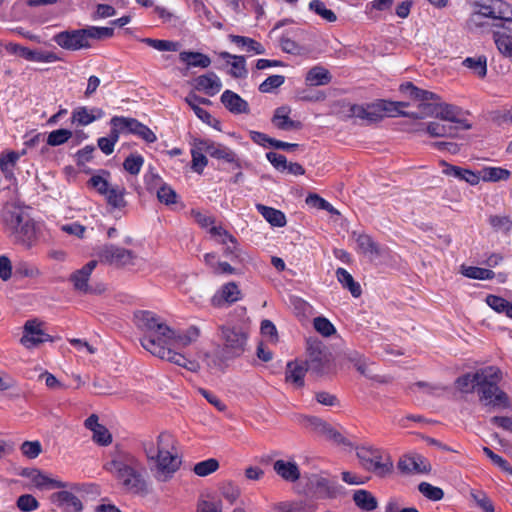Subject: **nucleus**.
Returning <instances> with one entry per match:
<instances>
[{
    "label": "nucleus",
    "instance_id": "f257e3e1",
    "mask_svg": "<svg viewBox=\"0 0 512 512\" xmlns=\"http://www.w3.org/2000/svg\"><path fill=\"white\" fill-rule=\"evenodd\" d=\"M134 323L144 333L140 342L146 351L180 367L191 371L195 370L197 364L179 350L197 340L199 330L196 327L191 326L185 331L177 332L170 328L161 317L145 310L134 313Z\"/></svg>",
    "mask_w": 512,
    "mask_h": 512
},
{
    "label": "nucleus",
    "instance_id": "f03ea898",
    "mask_svg": "<svg viewBox=\"0 0 512 512\" xmlns=\"http://www.w3.org/2000/svg\"><path fill=\"white\" fill-rule=\"evenodd\" d=\"M102 467L125 490L138 493L145 489L142 463L134 455L123 451L119 445H115L111 451L102 454Z\"/></svg>",
    "mask_w": 512,
    "mask_h": 512
},
{
    "label": "nucleus",
    "instance_id": "7ed1b4c3",
    "mask_svg": "<svg viewBox=\"0 0 512 512\" xmlns=\"http://www.w3.org/2000/svg\"><path fill=\"white\" fill-rule=\"evenodd\" d=\"M1 220L5 232L13 242L26 248L34 245L37 238L36 224L28 212V207L7 203L1 211Z\"/></svg>",
    "mask_w": 512,
    "mask_h": 512
},
{
    "label": "nucleus",
    "instance_id": "20e7f679",
    "mask_svg": "<svg viewBox=\"0 0 512 512\" xmlns=\"http://www.w3.org/2000/svg\"><path fill=\"white\" fill-rule=\"evenodd\" d=\"M175 442L172 434L162 432L158 435L156 441L147 440L142 444L147 458L156 461V478L159 481H167L181 464L175 448Z\"/></svg>",
    "mask_w": 512,
    "mask_h": 512
},
{
    "label": "nucleus",
    "instance_id": "39448f33",
    "mask_svg": "<svg viewBox=\"0 0 512 512\" xmlns=\"http://www.w3.org/2000/svg\"><path fill=\"white\" fill-rule=\"evenodd\" d=\"M479 400L486 406H507L508 396L498 384L503 374L497 366H486L476 371Z\"/></svg>",
    "mask_w": 512,
    "mask_h": 512
},
{
    "label": "nucleus",
    "instance_id": "423d86ee",
    "mask_svg": "<svg viewBox=\"0 0 512 512\" xmlns=\"http://www.w3.org/2000/svg\"><path fill=\"white\" fill-rule=\"evenodd\" d=\"M105 176L109 172L101 170L98 173V194L101 195L106 212L115 219H120L125 214L127 201L125 199V187L111 183Z\"/></svg>",
    "mask_w": 512,
    "mask_h": 512
},
{
    "label": "nucleus",
    "instance_id": "0eeeda50",
    "mask_svg": "<svg viewBox=\"0 0 512 512\" xmlns=\"http://www.w3.org/2000/svg\"><path fill=\"white\" fill-rule=\"evenodd\" d=\"M512 15V5L505 0H481L474 3V11L469 18L471 25L481 27L482 18H491L496 22L508 20Z\"/></svg>",
    "mask_w": 512,
    "mask_h": 512
},
{
    "label": "nucleus",
    "instance_id": "6e6552de",
    "mask_svg": "<svg viewBox=\"0 0 512 512\" xmlns=\"http://www.w3.org/2000/svg\"><path fill=\"white\" fill-rule=\"evenodd\" d=\"M357 457L364 469L381 477L389 474L393 468L390 456L373 447H359Z\"/></svg>",
    "mask_w": 512,
    "mask_h": 512
},
{
    "label": "nucleus",
    "instance_id": "1a4fd4ad",
    "mask_svg": "<svg viewBox=\"0 0 512 512\" xmlns=\"http://www.w3.org/2000/svg\"><path fill=\"white\" fill-rule=\"evenodd\" d=\"M247 337V332L241 327L223 326L221 328L223 358L232 359L242 355L245 351Z\"/></svg>",
    "mask_w": 512,
    "mask_h": 512
},
{
    "label": "nucleus",
    "instance_id": "9d476101",
    "mask_svg": "<svg viewBox=\"0 0 512 512\" xmlns=\"http://www.w3.org/2000/svg\"><path fill=\"white\" fill-rule=\"evenodd\" d=\"M307 486L318 499H334L341 492V486L335 478L326 472L312 473L306 476Z\"/></svg>",
    "mask_w": 512,
    "mask_h": 512
},
{
    "label": "nucleus",
    "instance_id": "9b49d317",
    "mask_svg": "<svg viewBox=\"0 0 512 512\" xmlns=\"http://www.w3.org/2000/svg\"><path fill=\"white\" fill-rule=\"evenodd\" d=\"M96 38V27L87 29L60 32L54 37V41L65 49H81L90 45V40Z\"/></svg>",
    "mask_w": 512,
    "mask_h": 512
},
{
    "label": "nucleus",
    "instance_id": "f8f14e48",
    "mask_svg": "<svg viewBox=\"0 0 512 512\" xmlns=\"http://www.w3.org/2000/svg\"><path fill=\"white\" fill-rule=\"evenodd\" d=\"M98 260L116 267H128L135 265L136 256L126 248L106 245L98 253Z\"/></svg>",
    "mask_w": 512,
    "mask_h": 512
},
{
    "label": "nucleus",
    "instance_id": "ddd939ff",
    "mask_svg": "<svg viewBox=\"0 0 512 512\" xmlns=\"http://www.w3.org/2000/svg\"><path fill=\"white\" fill-rule=\"evenodd\" d=\"M110 124L121 128L122 133L128 132L137 135L147 143L157 140L155 133L149 127L134 118L115 116L111 119Z\"/></svg>",
    "mask_w": 512,
    "mask_h": 512
},
{
    "label": "nucleus",
    "instance_id": "4468645a",
    "mask_svg": "<svg viewBox=\"0 0 512 512\" xmlns=\"http://www.w3.org/2000/svg\"><path fill=\"white\" fill-rule=\"evenodd\" d=\"M43 323L37 319L27 320L23 326V335L20 343L27 349H33L38 345L52 341L50 335L42 329Z\"/></svg>",
    "mask_w": 512,
    "mask_h": 512
},
{
    "label": "nucleus",
    "instance_id": "2eb2a0df",
    "mask_svg": "<svg viewBox=\"0 0 512 512\" xmlns=\"http://www.w3.org/2000/svg\"><path fill=\"white\" fill-rule=\"evenodd\" d=\"M436 118L446 122L445 124H451L456 128L457 133L460 130H468L471 128V124L463 117L462 110L455 105L443 102L438 103Z\"/></svg>",
    "mask_w": 512,
    "mask_h": 512
},
{
    "label": "nucleus",
    "instance_id": "dca6fc26",
    "mask_svg": "<svg viewBox=\"0 0 512 512\" xmlns=\"http://www.w3.org/2000/svg\"><path fill=\"white\" fill-rule=\"evenodd\" d=\"M307 350L308 359L304 363L308 369L317 374L324 373L329 363V356L323 350L322 344L317 341L309 342Z\"/></svg>",
    "mask_w": 512,
    "mask_h": 512
},
{
    "label": "nucleus",
    "instance_id": "f3484780",
    "mask_svg": "<svg viewBox=\"0 0 512 512\" xmlns=\"http://www.w3.org/2000/svg\"><path fill=\"white\" fill-rule=\"evenodd\" d=\"M198 144L200 145L199 150H204L205 153L211 157L224 160L228 163H235L238 167L240 166L236 153L225 145L213 142L209 139H198Z\"/></svg>",
    "mask_w": 512,
    "mask_h": 512
},
{
    "label": "nucleus",
    "instance_id": "a211bd4d",
    "mask_svg": "<svg viewBox=\"0 0 512 512\" xmlns=\"http://www.w3.org/2000/svg\"><path fill=\"white\" fill-rule=\"evenodd\" d=\"M378 101L367 105H353L350 108L351 115L365 120L367 123H376L383 119V110Z\"/></svg>",
    "mask_w": 512,
    "mask_h": 512
},
{
    "label": "nucleus",
    "instance_id": "6ab92c4d",
    "mask_svg": "<svg viewBox=\"0 0 512 512\" xmlns=\"http://www.w3.org/2000/svg\"><path fill=\"white\" fill-rule=\"evenodd\" d=\"M307 371H309V369L304 361H290L286 366L285 380L293 384L296 388H301L304 386V377Z\"/></svg>",
    "mask_w": 512,
    "mask_h": 512
},
{
    "label": "nucleus",
    "instance_id": "aec40b11",
    "mask_svg": "<svg viewBox=\"0 0 512 512\" xmlns=\"http://www.w3.org/2000/svg\"><path fill=\"white\" fill-rule=\"evenodd\" d=\"M220 100L225 108L233 114L249 113L248 102L231 90H225Z\"/></svg>",
    "mask_w": 512,
    "mask_h": 512
},
{
    "label": "nucleus",
    "instance_id": "412c9836",
    "mask_svg": "<svg viewBox=\"0 0 512 512\" xmlns=\"http://www.w3.org/2000/svg\"><path fill=\"white\" fill-rule=\"evenodd\" d=\"M274 472L287 482H296L300 479V469L295 461L283 459L276 460L273 463Z\"/></svg>",
    "mask_w": 512,
    "mask_h": 512
},
{
    "label": "nucleus",
    "instance_id": "4be33fe9",
    "mask_svg": "<svg viewBox=\"0 0 512 512\" xmlns=\"http://www.w3.org/2000/svg\"><path fill=\"white\" fill-rule=\"evenodd\" d=\"M417 133H427L431 137H456L458 133L456 128L451 124L440 123L436 121L429 122L427 124H421Z\"/></svg>",
    "mask_w": 512,
    "mask_h": 512
},
{
    "label": "nucleus",
    "instance_id": "5701e85b",
    "mask_svg": "<svg viewBox=\"0 0 512 512\" xmlns=\"http://www.w3.org/2000/svg\"><path fill=\"white\" fill-rule=\"evenodd\" d=\"M398 468L405 474H419L429 471L425 459L420 455L402 457L398 462Z\"/></svg>",
    "mask_w": 512,
    "mask_h": 512
},
{
    "label": "nucleus",
    "instance_id": "b1692460",
    "mask_svg": "<svg viewBox=\"0 0 512 512\" xmlns=\"http://www.w3.org/2000/svg\"><path fill=\"white\" fill-rule=\"evenodd\" d=\"M440 165L443 167L442 173L446 176L463 180L471 185H476L479 183V176L469 169H464L459 166L448 164L444 160L440 161Z\"/></svg>",
    "mask_w": 512,
    "mask_h": 512
},
{
    "label": "nucleus",
    "instance_id": "393cba45",
    "mask_svg": "<svg viewBox=\"0 0 512 512\" xmlns=\"http://www.w3.org/2000/svg\"><path fill=\"white\" fill-rule=\"evenodd\" d=\"M51 500L66 512H80L82 503L78 497L68 491H60L52 494Z\"/></svg>",
    "mask_w": 512,
    "mask_h": 512
},
{
    "label": "nucleus",
    "instance_id": "a878e982",
    "mask_svg": "<svg viewBox=\"0 0 512 512\" xmlns=\"http://www.w3.org/2000/svg\"><path fill=\"white\" fill-rule=\"evenodd\" d=\"M241 298V291L234 282L225 284L221 290L213 297L212 302L215 306L232 304Z\"/></svg>",
    "mask_w": 512,
    "mask_h": 512
},
{
    "label": "nucleus",
    "instance_id": "bb28decb",
    "mask_svg": "<svg viewBox=\"0 0 512 512\" xmlns=\"http://www.w3.org/2000/svg\"><path fill=\"white\" fill-rule=\"evenodd\" d=\"M96 267V260L89 261L81 269L75 271L70 280L72 281L74 288L80 292L86 293L89 290L88 281L94 268Z\"/></svg>",
    "mask_w": 512,
    "mask_h": 512
},
{
    "label": "nucleus",
    "instance_id": "cd10ccee",
    "mask_svg": "<svg viewBox=\"0 0 512 512\" xmlns=\"http://www.w3.org/2000/svg\"><path fill=\"white\" fill-rule=\"evenodd\" d=\"M196 88L205 91L209 96H214L221 90L222 83L220 78L215 73L211 72L197 77Z\"/></svg>",
    "mask_w": 512,
    "mask_h": 512
},
{
    "label": "nucleus",
    "instance_id": "c85d7f7f",
    "mask_svg": "<svg viewBox=\"0 0 512 512\" xmlns=\"http://www.w3.org/2000/svg\"><path fill=\"white\" fill-rule=\"evenodd\" d=\"M332 76L330 72L323 66L312 67L305 76V81L311 86L327 85L331 82Z\"/></svg>",
    "mask_w": 512,
    "mask_h": 512
},
{
    "label": "nucleus",
    "instance_id": "c756f323",
    "mask_svg": "<svg viewBox=\"0 0 512 512\" xmlns=\"http://www.w3.org/2000/svg\"><path fill=\"white\" fill-rule=\"evenodd\" d=\"M220 57L226 59L227 63L231 65V76L234 78L246 77L247 69L244 56L232 55L228 52H221Z\"/></svg>",
    "mask_w": 512,
    "mask_h": 512
},
{
    "label": "nucleus",
    "instance_id": "7c9ffc66",
    "mask_svg": "<svg viewBox=\"0 0 512 512\" xmlns=\"http://www.w3.org/2000/svg\"><path fill=\"white\" fill-rule=\"evenodd\" d=\"M14 51L29 61L50 63L56 60V56L51 52L30 50L17 45L14 47Z\"/></svg>",
    "mask_w": 512,
    "mask_h": 512
},
{
    "label": "nucleus",
    "instance_id": "2f4dec72",
    "mask_svg": "<svg viewBox=\"0 0 512 512\" xmlns=\"http://www.w3.org/2000/svg\"><path fill=\"white\" fill-rule=\"evenodd\" d=\"M355 505L364 511H373L378 507V501L373 494L367 490L359 489L353 494Z\"/></svg>",
    "mask_w": 512,
    "mask_h": 512
},
{
    "label": "nucleus",
    "instance_id": "473e14b6",
    "mask_svg": "<svg viewBox=\"0 0 512 512\" xmlns=\"http://www.w3.org/2000/svg\"><path fill=\"white\" fill-rule=\"evenodd\" d=\"M257 211L263 216V218L269 222L272 226L283 227L286 224V217L280 210L268 207L262 204L256 205Z\"/></svg>",
    "mask_w": 512,
    "mask_h": 512
},
{
    "label": "nucleus",
    "instance_id": "72a5a7b5",
    "mask_svg": "<svg viewBox=\"0 0 512 512\" xmlns=\"http://www.w3.org/2000/svg\"><path fill=\"white\" fill-rule=\"evenodd\" d=\"M182 62L188 66L207 68L211 64L210 58L200 52L182 51L179 54Z\"/></svg>",
    "mask_w": 512,
    "mask_h": 512
},
{
    "label": "nucleus",
    "instance_id": "f704fd0d",
    "mask_svg": "<svg viewBox=\"0 0 512 512\" xmlns=\"http://www.w3.org/2000/svg\"><path fill=\"white\" fill-rule=\"evenodd\" d=\"M336 278L342 286L350 291L353 297H359L362 293L359 283H357L353 276L344 268L336 270Z\"/></svg>",
    "mask_w": 512,
    "mask_h": 512
},
{
    "label": "nucleus",
    "instance_id": "c9c22d12",
    "mask_svg": "<svg viewBox=\"0 0 512 512\" xmlns=\"http://www.w3.org/2000/svg\"><path fill=\"white\" fill-rule=\"evenodd\" d=\"M229 39L231 42L242 47L247 52H253L258 55L265 54L266 52L264 46L252 38L239 35H229Z\"/></svg>",
    "mask_w": 512,
    "mask_h": 512
},
{
    "label": "nucleus",
    "instance_id": "e433bc0d",
    "mask_svg": "<svg viewBox=\"0 0 512 512\" xmlns=\"http://www.w3.org/2000/svg\"><path fill=\"white\" fill-rule=\"evenodd\" d=\"M272 121L276 127L282 130L299 129L301 127L300 122L289 118L285 107L276 109Z\"/></svg>",
    "mask_w": 512,
    "mask_h": 512
},
{
    "label": "nucleus",
    "instance_id": "4c0bfd02",
    "mask_svg": "<svg viewBox=\"0 0 512 512\" xmlns=\"http://www.w3.org/2000/svg\"><path fill=\"white\" fill-rule=\"evenodd\" d=\"M487 305L499 314H505L508 318L512 319V303L506 299L496 296L488 295L486 297Z\"/></svg>",
    "mask_w": 512,
    "mask_h": 512
},
{
    "label": "nucleus",
    "instance_id": "58836bf2",
    "mask_svg": "<svg viewBox=\"0 0 512 512\" xmlns=\"http://www.w3.org/2000/svg\"><path fill=\"white\" fill-rule=\"evenodd\" d=\"M120 133H122L121 128L111 125L110 134L107 137L98 138V148L106 155H110L114 151Z\"/></svg>",
    "mask_w": 512,
    "mask_h": 512
},
{
    "label": "nucleus",
    "instance_id": "ea45409f",
    "mask_svg": "<svg viewBox=\"0 0 512 512\" xmlns=\"http://www.w3.org/2000/svg\"><path fill=\"white\" fill-rule=\"evenodd\" d=\"M32 481L34 485L40 489L66 488L68 486L67 483L50 478L39 471H36L35 475L32 477Z\"/></svg>",
    "mask_w": 512,
    "mask_h": 512
},
{
    "label": "nucleus",
    "instance_id": "a19ab883",
    "mask_svg": "<svg viewBox=\"0 0 512 512\" xmlns=\"http://www.w3.org/2000/svg\"><path fill=\"white\" fill-rule=\"evenodd\" d=\"M200 145L198 144V139H195L193 142V147L191 149V155H192V169L193 171L197 172L198 174H201L204 170V168L208 164V159L204 155V150H199Z\"/></svg>",
    "mask_w": 512,
    "mask_h": 512
},
{
    "label": "nucleus",
    "instance_id": "79ce46f5",
    "mask_svg": "<svg viewBox=\"0 0 512 512\" xmlns=\"http://www.w3.org/2000/svg\"><path fill=\"white\" fill-rule=\"evenodd\" d=\"M19 157L17 152H10L0 158V170L6 179L12 180L14 178V170Z\"/></svg>",
    "mask_w": 512,
    "mask_h": 512
},
{
    "label": "nucleus",
    "instance_id": "37998d69",
    "mask_svg": "<svg viewBox=\"0 0 512 512\" xmlns=\"http://www.w3.org/2000/svg\"><path fill=\"white\" fill-rule=\"evenodd\" d=\"M456 388L462 393H472L477 391V376L475 373H466L458 377L455 381Z\"/></svg>",
    "mask_w": 512,
    "mask_h": 512
},
{
    "label": "nucleus",
    "instance_id": "c03bdc74",
    "mask_svg": "<svg viewBox=\"0 0 512 512\" xmlns=\"http://www.w3.org/2000/svg\"><path fill=\"white\" fill-rule=\"evenodd\" d=\"M463 65L471 69L480 78H484L487 74V59L485 56L468 57L463 61Z\"/></svg>",
    "mask_w": 512,
    "mask_h": 512
},
{
    "label": "nucleus",
    "instance_id": "a18cd8bd",
    "mask_svg": "<svg viewBox=\"0 0 512 512\" xmlns=\"http://www.w3.org/2000/svg\"><path fill=\"white\" fill-rule=\"evenodd\" d=\"M309 9L327 22L332 23L337 20L336 14L331 9H328L321 0H312L309 3Z\"/></svg>",
    "mask_w": 512,
    "mask_h": 512
},
{
    "label": "nucleus",
    "instance_id": "49530a36",
    "mask_svg": "<svg viewBox=\"0 0 512 512\" xmlns=\"http://www.w3.org/2000/svg\"><path fill=\"white\" fill-rule=\"evenodd\" d=\"M94 160V147L86 146L77 153V164L81 171L91 173L92 168L88 166Z\"/></svg>",
    "mask_w": 512,
    "mask_h": 512
},
{
    "label": "nucleus",
    "instance_id": "de8ad7c7",
    "mask_svg": "<svg viewBox=\"0 0 512 512\" xmlns=\"http://www.w3.org/2000/svg\"><path fill=\"white\" fill-rule=\"evenodd\" d=\"M462 273L468 278L478 280H490L495 275V273L490 269L474 266L463 267Z\"/></svg>",
    "mask_w": 512,
    "mask_h": 512
},
{
    "label": "nucleus",
    "instance_id": "09e8293b",
    "mask_svg": "<svg viewBox=\"0 0 512 512\" xmlns=\"http://www.w3.org/2000/svg\"><path fill=\"white\" fill-rule=\"evenodd\" d=\"M141 42L158 51H177L179 49V44L170 40L143 38L141 39Z\"/></svg>",
    "mask_w": 512,
    "mask_h": 512
},
{
    "label": "nucleus",
    "instance_id": "8fccbe9b",
    "mask_svg": "<svg viewBox=\"0 0 512 512\" xmlns=\"http://www.w3.org/2000/svg\"><path fill=\"white\" fill-rule=\"evenodd\" d=\"M218 468L219 462L214 458H209L195 464L193 471L196 475L205 477L215 472Z\"/></svg>",
    "mask_w": 512,
    "mask_h": 512
},
{
    "label": "nucleus",
    "instance_id": "3c124183",
    "mask_svg": "<svg viewBox=\"0 0 512 512\" xmlns=\"http://www.w3.org/2000/svg\"><path fill=\"white\" fill-rule=\"evenodd\" d=\"M94 120L93 110L89 111L86 107H77L72 112V122L77 125H88Z\"/></svg>",
    "mask_w": 512,
    "mask_h": 512
},
{
    "label": "nucleus",
    "instance_id": "603ef678",
    "mask_svg": "<svg viewBox=\"0 0 512 512\" xmlns=\"http://www.w3.org/2000/svg\"><path fill=\"white\" fill-rule=\"evenodd\" d=\"M72 137V132L68 129H57L49 133L46 143L50 146H59L66 143Z\"/></svg>",
    "mask_w": 512,
    "mask_h": 512
},
{
    "label": "nucleus",
    "instance_id": "864d4df0",
    "mask_svg": "<svg viewBox=\"0 0 512 512\" xmlns=\"http://www.w3.org/2000/svg\"><path fill=\"white\" fill-rule=\"evenodd\" d=\"M144 164V158L139 154L129 155L123 162V167L131 175L139 174Z\"/></svg>",
    "mask_w": 512,
    "mask_h": 512
},
{
    "label": "nucleus",
    "instance_id": "5fc2aeb1",
    "mask_svg": "<svg viewBox=\"0 0 512 512\" xmlns=\"http://www.w3.org/2000/svg\"><path fill=\"white\" fill-rule=\"evenodd\" d=\"M418 489L423 496L432 501H439L444 497V492L441 488L427 482H421Z\"/></svg>",
    "mask_w": 512,
    "mask_h": 512
},
{
    "label": "nucleus",
    "instance_id": "6e6d98bb",
    "mask_svg": "<svg viewBox=\"0 0 512 512\" xmlns=\"http://www.w3.org/2000/svg\"><path fill=\"white\" fill-rule=\"evenodd\" d=\"M357 245L359 249L364 253L376 254L380 253L378 245L373 241V239L366 234L358 235L356 239Z\"/></svg>",
    "mask_w": 512,
    "mask_h": 512
},
{
    "label": "nucleus",
    "instance_id": "4d7b16f0",
    "mask_svg": "<svg viewBox=\"0 0 512 512\" xmlns=\"http://www.w3.org/2000/svg\"><path fill=\"white\" fill-rule=\"evenodd\" d=\"M157 198L161 203L171 205L177 202L178 195L171 186L163 184L157 191Z\"/></svg>",
    "mask_w": 512,
    "mask_h": 512
},
{
    "label": "nucleus",
    "instance_id": "13d9d810",
    "mask_svg": "<svg viewBox=\"0 0 512 512\" xmlns=\"http://www.w3.org/2000/svg\"><path fill=\"white\" fill-rule=\"evenodd\" d=\"M320 436L324 437L326 440L332 441L335 444H343L348 445V441L346 438L338 432L336 429H334L332 426L326 423L323 430L319 433Z\"/></svg>",
    "mask_w": 512,
    "mask_h": 512
},
{
    "label": "nucleus",
    "instance_id": "bf43d9fd",
    "mask_svg": "<svg viewBox=\"0 0 512 512\" xmlns=\"http://www.w3.org/2000/svg\"><path fill=\"white\" fill-rule=\"evenodd\" d=\"M483 452L486 454L487 457L491 459V461L498 466L503 472H505L508 475H512V466L510 463L501 457L500 455L494 453L490 448L483 447Z\"/></svg>",
    "mask_w": 512,
    "mask_h": 512
},
{
    "label": "nucleus",
    "instance_id": "052dcab7",
    "mask_svg": "<svg viewBox=\"0 0 512 512\" xmlns=\"http://www.w3.org/2000/svg\"><path fill=\"white\" fill-rule=\"evenodd\" d=\"M510 171L500 167H490L484 170L483 179L486 181L507 180L510 177Z\"/></svg>",
    "mask_w": 512,
    "mask_h": 512
},
{
    "label": "nucleus",
    "instance_id": "680f3d73",
    "mask_svg": "<svg viewBox=\"0 0 512 512\" xmlns=\"http://www.w3.org/2000/svg\"><path fill=\"white\" fill-rule=\"evenodd\" d=\"M20 450L28 459H35L42 452V445L39 441H25L21 444Z\"/></svg>",
    "mask_w": 512,
    "mask_h": 512
},
{
    "label": "nucleus",
    "instance_id": "e2e57ef3",
    "mask_svg": "<svg viewBox=\"0 0 512 512\" xmlns=\"http://www.w3.org/2000/svg\"><path fill=\"white\" fill-rule=\"evenodd\" d=\"M314 328L325 337L331 336L336 332L333 324L325 317H316L313 320Z\"/></svg>",
    "mask_w": 512,
    "mask_h": 512
},
{
    "label": "nucleus",
    "instance_id": "0e129e2a",
    "mask_svg": "<svg viewBox=\"0 0 512 512\" xmlns=\"http://www.w3.org/2000/svg\"><path fill=\"white\" fill-rule=\"evenodd\" d=\"M195 115L209 126L220 130V121L212 117V115L205 109L201 108L200 105H194L191 108Z\"/></svg>",
    "mask_w": 512,
    "mask_h": 512
},
{
    "label": "nucleus",
    "instance_id": "69168bd1",
    "mask_svg": "<svg viewBox=\"0 0 512 512\" xmlns=\"http://www.w3.org/2000/svg\"><path fill=\"white\" fill-rule=\"evenodd\" d=\"M285 81V77L282 75L269 76L259 85V90L262 93H269L273 89L280 87Z\"/></svg>",
    "mask_w": 512,
    "mask_h": 512
},
{
    "label": "nucleus",
    "instance_id": "338daca9",
    "mask_svg": "<svg viewBox=\"0 0 512 512\" xmlns=\"http://www.w3.org/2000/svg\"><path fill=\"white\" fill-rule=\"evenodd\" d=\"M220 491L222 497H224L230 504H233L240 496L239 487L234 485L233 483H225L220 488Z\"/></svg>",
    "mask_w": 512,
    "mask_h": 512
},
{
    "label": "nucleus",
    "instance_id": "774afa93",
    "mask_svg": "<svg viewBox=\"0 0 512 512\" xmlns=\"http://www.w3.org/2000/svg\"><path fill=\"white\" fill-rule=\"evenodd\" d=\"M472 498L475 500L477 505L483 509L484 512H494V506L491 502V500L488 498V496L484 492H472L471 493Z\"/></svg>",
    "mask_w": 512,
    "mask_h": 512
}]
</instances>
